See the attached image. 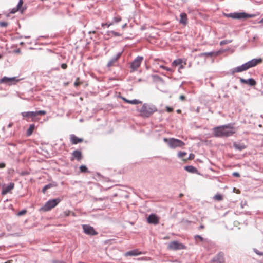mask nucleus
I'll list each match as a JSON object with an SVG mask.
<instances>
[{"label": "nucleus", "mask_w": 263, "mask_h": 263, "mask_svg": "<svg viewBox=\"0 0 263 263\" xmlns=\"http://www.w3.org/2000/svg\"><path fill=\"white\" fill-rule=\"evenodd\" d=\"M213 132L216 137H228L233 135L236 129L233 124H228L213 128Z\"/></svg>", "instance_id": "nucleus-1"}, {"label": "nucleus", "mask_w": 263, "mask_h": 263, "mask_svg": "<svg viewBox=\"0 0 263 263\" xmlns=\"http://www.w3.org/2000/svg\"><path fill=\"white\" fill-rule=\"evenodd\" d=\"M157 111V107L153 104L144 103L139 110L140 115L144 118L150 117L153 113Z\"/></svg>", "instance_id": "nucleus-2"}, {"label": "nucleus", "mask_w": 263, "mask_h": 263, "mask_svg": "<svg viewBox=\"0 0 263 263\" xmlns=\"http://www.w3.org/2000/svg\"><path fill=\"white\" fill-rule=\"evenodd\" d=\"M163 140L168 144V146L172 149L177 147H182L185 145V143L182 141L174 138L169 139L164 138Z\"/></svg>", "instance_id": "nucleus-3"}, {"label": "nucleus", "mask_w": 263, "mask_h": 263, "mask_svg": "<svg viewBox=\"0 0 263 263\" xmlns=\"http://www.w3.org/2000/svg\"><path fill=\"white\" fill-rule=\"evenodd\" d=\"M61 201L59 198L49 200L45 205L40 209V211L47 212L55 207Z\"/></svg>", "instance_id": "nucleus-4"}, {"label": "nucleus", "mask_w": 263, "mask_h": 263, "mask_svg": "<svg viewBox=\"0 0 263 263\" xmlns=\"http://www.w3.org/2000/svg\"><path fill=\"white\" fill-rule=\"evenodd\" d=\"M223 15L227 17H231L233 19L247 18L253 17V15L247 14L245 12H234L230 13H223Z\"/></svg>", "instance_id": "nucleus-5"}, {"label": "nucleus", "mask_w": 263, "mask_h": 263, "mask_svg": "<svg viewBox=\"0 0 263 263\" xmlns=\"http://www.w3.org/2000/svg\"><path fill=\"white\" fill-rule=\"evenodd\" d=\"M46 114L45 110H39L36 111H26L22 112L21 115L23 117H26L28 118H32V120L33 121L35 119L36 116L39 115H44Z\"/></svg>", "instance_id": "nucleus-6"}, {"label": "nucleus", "mask_w": 263, "mask_h": 263, "mask_svg": "<svg viewBox=\"0 0 263 263\" xmlns=\"http://www.w3.org/2000/svg\"><path fill=\"white\" fill-rule=\"evenodd\" d=\"M143 60V57L142 56H138L134 59L130 65V68L132 69L131 72H133L137 70L140 66Z\"/></svg>", "instance_id": "nucleus-7"}, {"label": "nucleus", "mask_w": 263, "mask_h": 263, "mask_svg": "<svg viewBox=\"0 0 263 263\" xmlns=\"http://www.w3.org/2000/svg\"><path fill=\"white\" fill-rule=\"evenodd\" d=\"M168 248L172 250H178L184 249L185 247L182 243H180L177 241H173L169 243Z\"/></svg>", "instance_id": "nucleus-8"}, {"label": "nucleus", "mask_w": 263, "mask_h": 263, "mask_svg": "<svg viewBox=\"0 0 263 263\" xmlns=\"http://www.w3.org/2000/svg\"><path fill=\"white\" fill-rule=\"evenodd\" d=\"M210 263H225L224 253L222 252L217 253L212 258Z\"/></svg>", "instance_id": "nucleus-9"}, {"label": "nucleus", "mask_w": 263, "mask_h": 263, "mask_svg": "<svg viewBox=\"0 0 263 263\" xmlns=\"http://www.w3.org/2000/svg\"><path fill=\"white\" fill-rule=\"evenodd\" d=\"M83 232L87 235L93 236L98 234V232L96 231L94 228L88 224L82 225Z\"/></svg>", "instance_id": "nucleus-10"}, {"label": "nucleus", "mask_w": 263, "mask_h": 263, "mask_svg": "<svg viewBox=\"0 0 263 263\" xmlns=\"http://www.w3.org/2000/svg\"><path fill=\"white\" fill-rule=\"evenodd\" d=\"M18 80L16 79V77L8 78L6 76L0 79V84L3 83L8 85H12L15 84Z\"/></svg>", "instance_id": "nucleus-11"}, {"label": "nucleus", "mask_w": 263, "mask_h": 263, "mask_svg": "<svg viewBox=\"0 0 263 263\" xmlns=\"http://www.w3.org/2000/svg\"><path fill=\"white\" fill-rule=\"evenodd\" d=\"M160 218L155 214H150L147 218V222L149 224L157 225L159 223Z\"/></svg>", "instance_id": "nucleus-12"}, {"label": "nucleus", "mask_w": 263, "mask_h": 263, "mask_svg": "<svg viewBox=\"0 0 263 263\" xmlns=\"http://www.w3.org/2000/svg\"><path fill=\"white\" fill-rule=\"evenodd\" d=\"M122 53H123V51L119 52L117 53L115 56L111 58L110 59V60L108 61V62L107 64V66L108 67H110L115 66V63L117 62L118 60L120 58Z\"/></svg>", "instance_id": "nucleus-13"}, {"label": "nucleus", "mask_w": 263, "mask_h": 263, "mask_svg": "<svg viewBox=\"0 0 263 263\" xmlns=\"http://www.w3.org/2000/svg\"><path fill=\"white\" fill-rule=\"evenodd\" d=\"M261 62L262 59L261 58L253 59L246 62V64H247L248 68L249 69L250 68L256 66L258 64L260 63Z\"/></svg>", "instance_id": "nucleus-14"}, {"label": "nucleus", "mask_w": 263, "mask_h": 263, "mask_svg": "<svg viewBox=\"0 0 263 263\" xmlns=\"http://www.w3.org/2000/svg\"><path fill=\"white\" fill-rule=\"evenodd\" d=\"M14 187V183L13 182L10 183L7 185H4L3 186V190L2 191L1 194L3 195H6L7 193H9L12 190H13Z\"/></svg>", "instance_id": "nucleus-15"}, {"label": "nucleus", "mask_w": 263, "mask_h": 263, "mask_svg": "<svg viewBox=\"0 0 263 263\" xmlns=\"http://www.w3.org/2000/svg\"><path fill=\"white\" fill-rule=\"evenodd\" d=\"M82 158V154L80 151L75 150L72 153V157L70 158L71 161H73L76 159L78 161H80Z\"/></svg>", "instance_id": "nucleus-16"}, {"label": "nucleus", "mask_w": 263, "mask_h": 263, "mask_svg": "<svg viewBox=\"0 0 263 263\" xmlns=\"http://www.w3.org/2000/svg\"><path fill=\"white\" fill-rule=\"evenodd\" d=\"M248 69L247 64L246 63L241 65V66H237L231 70V73L233 74L235 72H240Z\"/></svg>", "instance_id": "nucleus-17"}, {"label": "nucleus", "mask_w": 263, "mask_h": 263, "mask_svg": "<svg viewBox=\"0 0 263 263\" xmlns=\"http://www.w3.org/2000/svg\"><path fill=\"white\" fill-rule=\"evenodd\" d=\"M240 82L242 84H247L250 85L251 86H255L256 84V81L253 78H250L249 79H245L241 78H240Z\"/></svg>", "instance_id": "nucleus-18"}, {"label": "nucleus", "mask_w": 263, "mask_h": 263, "mask_svg": "<svg viewBox=\"0 0 263 263\" xmlns=\"http://www.w3.org/2000/svg\"><path fill=\"white\" fill-rule=\"evenodd\" d=\"M83 138H79L73 134L70 135V141L73 144H77L79 143H81L83 142Z\"/></svg>", "instance_id": "nucleus-19"}, {"label": "nucleus", "mask_w": 263, "mask_h": 263, "mask_svg": "<svg viewBox=\"0 0 263 263\" xmlns=\"http://www.w3.org/2000/svg\"><path fill=\"white\" fill-rule=\"evenodd\" d=\"M142 254V252L138 249H134L125 253V256H137Z\"/></svg>", "instance_id": "nucleus-20"}, {"label": "nucleus", "mask_w": 263, "mask_h": 263, "mask_svg": "<svg viewBox=\"0 0 263 263\" xmlns=\"http://www.w3.org/2000/svg\"><path fill=\"white\" fill-rule=\"evenodd\" d=\"M179 23L183 25H186L187 23V15L185 13H181L180 15Z\"/></svg>", "instance_id": "nucleus-21"}, {"label": "nucleus", "mask_w": 263, "mask_h": 263, "mask_svg": "<svg viewBox=\"0 0 263 263\" xmlns=\"http://www.w3.org/2000/svg\"><path fill=\"white\" fill-rule=\"evenodd\" d=\"M233 147L237 150L242 151L246 148L245 144L235 142L233 144Z\"/></svg>", "instance_id": "nucleus-22"}, {"label": "nucleus", "mask_w": 263, "mask_h": 263, "mask_svg": "<svg viewBox=\"0 0 263 263\" xmlns=\"http://www.w3.org/2000/svg\"><path fill=\"white\" fill-rule=\"evenodd\" d=\"M184 169L186 171L192 173H197L198 172L197 169L192 165L185 166Z\"/></svg>", "instance_id": "nucleus-23"}, {"label": "nucleus", "mask_w": 263, "mask_h": 263, "mask_svg": "<svg viewBox=\"0 0 263 263\" xmlns=\"http://www.w3.org/2000/svg\"><path fill=\"white\" fill-rule=\"evenodd\" d=\"M183 62H184V64H186L185 60H183L182 59H177L174 60L172 64L173 66H176L180 65V64H182Z\"/></svg>", "instance_id": "nucleus-24"}, {"label": "nucleus", "mask_w": 263, "mask_h": 263, "mask_svg": "<svg viewBox=\"0 0 263 263\" xmlns=\"http://www.w3.org/2000/svg\"><path fill=\"white\" fill-rule=\"evenodd\" d=\"M122 99L126 102L128 103L131 104H138L139 103H142V102L137 100V99H133L132 100H128L124 97L122 98Z\"/></svg>", "instance_id": "nucleus-25"}, {"label": "nucleus", "mask_w": 263, "mask_h": 263, "mask_svg": "<svg viewBox=\"0 0 263 263\" xmlns=\"http://www.w3.org/2000/svg\"><path fill=\"white\" fill-rule=\"evenodd\" d=\"M217 53L214 51L209 52H203L199 54V57H202L203 56L206 57H212L213 55H216Z\"/></svg>", "instance_id": "nucleus-26"}, {"label": "nucleus", "mask_w": 263, "mask_h": 263, "mask_svg": "<svg viewBox=\"0 0 263 263\" xmlns=\"http://www.w3.org/2000/svg\"><path fill=\"white\" fill-rule=\"evenodd\" d=\"M56 184L55 183H49L44 186V187L42 189V192L43 193H45V192L47 190L50 189L53 186H55Z\"/></svg>", "instance_id": "nucleus-27"}, {"label": "nucleus", "mask_w": 263, "mask_h": 263, "mask_svg": "<svg viewBox=\"0 0 263 263\" xmlns=\"http://www.w3.org/2000/svg\"><path fill=\"white\" fill-rule=\"evenodd\" d=\"M34 128H35L34 124H30V125L29 127L27 129V136H30L32 134V132L34 130Z\"/></svg>", "instance_id": "nucleus-28"}, {"label": "nucleus", "mask_w": 263, "mask_h": 263, "mask_svg": "<svg viewBox=\"0 0 263 263\" xmlns=\"http://www.w3.org/2000/svg\"><path fill=\"white\" fill-rule=\"evenodd\" d=\"M23 4V0H19L18 3L16 7V10H19L21 9Z\"/></svg>", "instance_id": "nucleus-29"}, {"label": "nucleus", "mask_w": 263, "mask_h": 263, "mask_svg": "<svg viewBox=\"0 0 263 263\" xmlns=\"http://www.w3.org/2000/svg\"><path fill=\"white\" fill-rule=\"evenodd\" d=\"M231 42H232V40H222L220 42V45L222 46V45L230 43H231Z\"/></svg>", "instance_id": "nucleus-30"}, {"label": "nucleus", "mask_w": 263, "mask_h": 263, "mask_svg": "<svg viewBox=\"0 0 263 263\" xmlns=\"http://www.w3.org/2000/svg\"><path fill=\"white\" fill-rule=\"evenodd\" d=\"M194 238L196 242H198V240L200 241L203 240V238L200 235H198L195 236Z\"/></svg>", "instance_id": "nucleus-31"}, {"label": "nucleus", "mask_w": 263, "mask_h": 263, "mask_svg": "<svg viewBox=\"0 0 263 263\" xmlns=\"http://www.w3.org/2000/svg\"><path fill=\"white\" fill-rule=\"evenodd\" d=\"M80 170L81 172L85 173L88 171V169L85 165H81L80 167Z\"/></svg>", "instance_id": "nucleus-32"}, {"label": "nucleus", "mask_w": 263, "mask_h": 263, "mask_svg": "<svg viewBox=\"0 0 263 263\" xmlns=\"http://www.w3.org/2000/svg\"><path fill=\"white\" fill-rule=\"evenodd\" d=\"M113 20L115 23H118L121 21V17L120 16L117 15L115 16Z\"/></svg>", "instance_id": "nucleus-33"}, {"label": "nucleus", "mask_w": 263, "mask_h": 263, "mask_svg": "<svg viewBox=\"0 0 263 263\" xmlns=\"http://www.w3.org/2000/svg\"><path fill=\"white\" fill-rule=\"evenodd\" d=\"M214 198L218 201L222 200V197L220 194H216L214 196Z\"/></svg>", "instance_id": "nucleus-34"}, {"label": "nucleus", "mask_w": 263, "mask_h": 263, "mask_svg": "<svg viewBox=\"0 0 263 263\" xmlns=\"http://www.w3.org/2000/svg\"><path fill=\"white\" fill-rule=\"evenodd\" d=\"M159 67L163 69H164L166 71H172V69L169 68V67H166L164 65H159Z\"/></svg>", "instance_id": "nucleus-35"}, {"label": "nucleus", "mask_w": 263, "mask_h": 263, "mask_svg": "<svg viewBox=\"0 0 263 263\" xmlns=\"http://www.w3.org/2000/svg\"><path fill=\"white\" fill-rule=\"evenodd\" d=\"M254 252L259 256H263V252L258 251L257 249H253Z\"/></svg>", "instance_id": "nucleus-36"}, {"label": "nucleus", "mask_w": 263, "mask_h": 263, "mask_svg": "<svg viewBox=\"0 0 263 263\" xmlns=\"http://www.w3.org/2000/svg\"><path fill=\"white\" fill-rule=\"evenodd\" d=\"M186 155V153L180 152L178 153V157L179 158H182Z\"/></svg>", "instance_id": "nucleus-37"}, {"label": "nucleus", "mask_w": 263, "mask_h": 263, "mask_svg": "<svg viewBox=\"0 0 263 263\" xmlns=\"http://www.w3.org/2000/svg\"><path fill=\"white\" fill-rule=\"evenodd\" d=\"M27 212V211L26 210H23L20 212H18L17 213V215L18 216H22L23 215H24L25 214H26Z\"/></svg>", "instance_id": "nucleus-38"}, {"label": "nucleus", "mask_w": 263, "mask_h": 263, "mask_svg": "<svg viewBox=\"0 0 263 263\" xmlns=\"http://www.w3.org/2000/svg\"><path fill=\"white\" fill-rule=\"evenodd\" d=\"M111 32V33L113 35H114V36H121V35L120 33H119V32H116V31H111V32Z\"/></svg>", "instance_id": "nucleus-39"}, {"label": "nucleus", "mask_w": 263, "mask_h": 263, "mask_svg": "<svg viewBox=\"0 0 263 263\" xmlns=\"http://www.w3.org/2000/svg\"><path fill=\"white\" fill-rule=\"evenodd\" d=\"M8 24L5 22H0V26L2 27H6L8 26Z\"/></svg>", "instance_id": "nucleus-40"}, {"label": "nucleus", "mask_w": 263, "mask_h": 263, "mask_svg": "<svg viewBox=\"0 0 263 263\" xmlns=\"http://www.w3.org/2000/svg\"><path fill=\"white\" fill-rule=\"evenodd\" d=\"M166 110L167 112H171L173 111V109L170 107L166 106Z\"/></svg>", "instance_id": "nucleus-41"}, {"label": "nucleus", "mask_w": 263, "mask_h": 263, "mask_svg": "<svg viewBox=\"0 0 263 263\" xmlns=\"http://www.w3.org/2000/svg\"><path fill=\"white\" fill-rule=\"evenodd\" d=\"M18 10H16V8L15 7V8H13L11 11V13H12V14H14L15 13H16L17 11H18Z\"/></svg>", "instance_id": "nucleus-42"}, {"label": "nucleus", "mask_w": 263, "mask_h": 263, "mask_svg": "<svg viewBox=\"0 0 263 263\" xmlns=\"http://www.w3.org/2000/svg\"><path fill=\"white\" fill-rule=\"evenodd\" d=\"M67 67V65L65 63H63L61 64V68L63 69H66Z\"/></svg>", "instance_id": "nucleus-43"}, {"label": "nucleus", "mask_w": 263, "mask_h": 263, "mask_svg": "<svg viewBox=\"0 0 263 263\" xmlns=\"http://www.w3.org/2000/svg\"><path fill=\"white\" fill-rule=\"evenodd\" d=\"M232 175L233 176L237 177H238L240 176V174L238 172H234Z\"/></svg>", "instance_id": "nucleus-44"}, {"label": "nucleus", "mask_w": 263, "mask_h": 263, "mask_svg": "<svg viewBox=\"0 0 263 263\" xmlns=\"http://www.w3.org/2000/svg\"><path fill=\"white\" fill-rule=\"evenodd\" d=\"M194 156H195L193 154H190L188 159L190 160L193 159L194 158Z\"/></svg>", "instance_id": "nucleus-45"}, {"label": "nucleus", "mask_w": 263, "mask_h": 263, "mask_svg": "<svg viewBox=\"0 0 263 263\" xmlns=\"http://www.w3.org/2000/svg\"><path fill=\"white\" fill-rule=\"evenodd\" d=\"M179 99L181 101H184L185 99V97L184 95H180L179 97Z\"/></svg>", "instance_id": "nucleus-46"}, {"label": "nucleus", "mask_w": 263, "mask_h": 263, "mask_svg": "<svg viewBox=\"0 0 263 263\" xmlns=\"http://www.w3.org/2000/svg\"><path fill=\"white\" fill-rule=\"evenodd\" d=\"M247 205V203H246V202H245V201L244 202H241V208L242 209H243V207H244V206H245V205Z\"/></svg>", "instance_id": "nucleus-47"}, {"label": "nucleus", "mask_w": 263, "mask_h": 263, "mask_svg": "<svg viewBox=\"0 0 263 263\" xmlns=\"http://www.w3.org/2000/svg\"><path fill=\"white\" fill-rule=\"evenodd\" d=\"M112 25V23H110L108 24L107 23L102 24V26H106L107 27H109L110 25Z\"/></svg>", "instance_id": "nucleus-48"}, {"label": "nucleus", "mask_w": 263, "mask_h": 263, "mask_svg": "<svg viewBox=\"0 0 263 263\" xmlns=\"http://www.w3.org/2000/svg\"><path fill=\"white\" fill-rule=\"evenodd\" d=\"M5 167V164L4 163H0V168H3Z\"/></svg>", "instance_id": "nucleus-49"}, {"label": "nucleus", "mask_w": 263, "mask_h": 263, "mask_svg": "<svg viewBox=\"0 0 263 263\" xmlns=\"http://www.w3.org/2000/svg\"><path fill=\"white\" fill-rule=\"evenodd\" d=\"M179 66H180L179 69H183L184 68V66L182 65V64H180Z\"/></svg>", "instance_id": "nucleus-50"}, {"label": "nucleus", "mask_w": 263, "mask_h": 263, "mask_svg": "<svg viewBox=\"0 0 263 263\" xmlns=\"http://www.w3.org/2000/svg\"><path fill=\"white\" fill-rule=\"evenodd\" d=\"M12 125H13V123H10L8 124V128H10V127H11L12 126Z\"/></svg>", "instance_id": "nucleus-51"}, {"label": "nucleus", "mask_w": 263, "mask_h": 263, "mask_svg": "<svg viewBox=\"0 0 263 263\" xmlns=\"http://www.w3.org/2000/svg\"><path fill=\"white\" fill-rule=\"evenodd\" d=\"M204 226H203V225H201V226L199 227V228H200V229H203V228H204Z\"/></svg>", "instance_id": "nucleus-52"}, {"label": "nucleus", "mask_w": 263, "mask_h": 263, "mask_svg": "<svg viewBox=\"0 0 263 263\" xmlns=\"http://www.w3.org/2000/svg\"><path fill=\"white\" fill-rule=\"evenodd\" d=\"M259 23H263V18L259 21Z\"/></svg>", "instance_id": "nucleus-53"}, {"label": "nucleus", "mask_w": 263, "mask_h": 263, "mask_svg": "<svg viewBox=\"0 0 263 263\" xmlns=\"http://www.w3.org/2000/svg\"><path fill=\"white\" fill-rule=\"evenodd\" d=\"M177 112L178 113H180V112H181V110H180V109H178V110H177Z\"/></svg>", "instance_id": "nucleus-54"}, {"label": "nucleus", "mask_w": 263, "mask_h": 263, "mask_svg": "<svg viewBox=\"0 0 263 263\" xmlns=\"http://www.w3.org/2000/svg\"><path fill=\"white\" fill-rule=\"evenodd\" d=\"M126 25V24H125L124 25H123L122 28H124Z\"/></svg>", "instance_id": "nucleus-55"}, {"label": "nucleus", "mask_w": 263, "mask_h": 263, "mask_svg": "<svg viewBox=\"0 0 263 263\" xmlns=\"http://www.w3.org/2000/svg\"><path fill=\"white\" fill-rule=\"evenodd\" d=\"M74 85H76V86L78 85V83H77V82H75V83H74Z\"/></svg>", "instance_id": "nucleus-56"}, {"label": "nucleus", "mask_w": 263, "mask_h": 263, "mask_svg": "<svg viewBox=\"0 0 263 263\" xmlns=\"http://www.w3.org/2000/svg\"><path fill=\"white\" fill-rule=\"evenodd\" d=\"M26 38H29L30 37L29 36H25Z\"/></svg>", "instance_id": "nucleus-57"}, {"label": "nucleus", "mask_w": 263, "mask_h": 263, "mask_svg": "<svg viewBox=\"0 0 263 263\" xmlns=\"http://www.w3.org/2000/svg\"><path fill=\"white\" fill-rule=\"evenodd\" d=\"M1 57H2V56L0 55V58H1Z\"/></svg>", "instance_id": "nucleus-58"}]
</instances>
